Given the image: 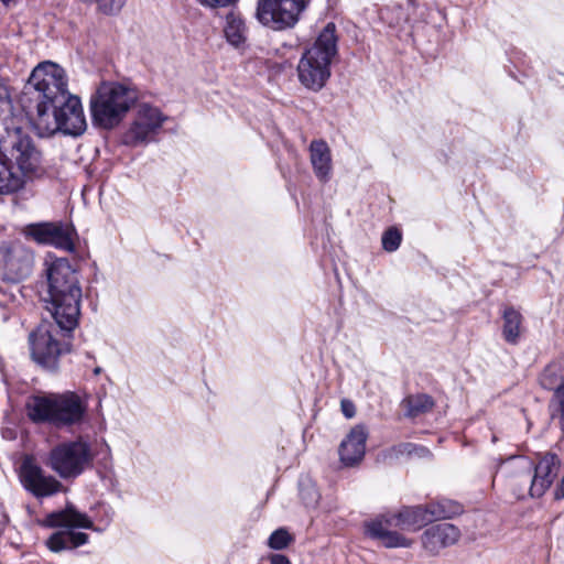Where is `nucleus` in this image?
Listing matches in <instances>:
<instances>
[{
  "label": "nucleus",
  "mask_w": 564,
  "mask_h": 564,
  "mask_svg": "<svg viewBox=\"0 0 564 564\" xmlns=\"http://www.w3.org/2000/svg\"><path fill=\"white\" fill-rule=\"evenodd\" d=\"M46 310L64 332H74L80 314L82 286L68 260H54L46 269Z\"/></svg>",
  "instance_id": "nucleus-1"
},
{
  "label": "nucleus",
  "mask_w": 564,
  "mask_h": 564,
  "mask_svg": "<svg viewBox=\"0 0 564 564\" xmlns=\"http://www.w3.org/2000/svg\"><path fill=\"white\" fill-rule=\"evenodd\" d=\"M336 54V26L330 22L303 52L297 64L300 83L310 90L319 91L330 77V64Z\"/></svg>",
  "instance_id": "nucleus-2"
},
{
  "label": "nucleus",
  "mask_w": 564,
  "mask_h": 564,
  "mask_svg": "<svg viewBox=\"0 0 564 564\" xmlns=\"http://www.w3.org/2000/svg\"><path fill=\"white\" fill-rule=\"evenodd\" d=\"M29 417L35 423L50 422L56 426H69L82 422L86 403L74 392L32 395L25 404Z\"/></svg>",
  "instance_id": "nucleus-3"
},
{
  "label": "nucleus",
  "mask_w": 564,
  "mask_h": 564,
  "mask_svg": "<svg viewBox=\"0 0 564 564\" xmlns=\"http://www.w3.org/2000/svg\"><path fill=\"white\" fill-rule=\"evenodd\" d=\"M137 98V93L128 86L115 82L102 83L90 97L93 123L106 130L116 128Z\"/></svg>",
  "instance_id": "nucleus-4"
},
{
  "label": "nucleus",
  "mask_w": 564,
  "mask_h": 564,
  "mask_svg": "<svg viewBox=\"0 0 564 564\" xmlns=\"http://www.w3.org/2000/svg\"><path fill=\"white\" fill-rule=\"evenodd\" d=\"M73 332H64L57 323H43L29 336L31 357L44 370L58 369L59 358L72 347Z\"/></svg>",
  "instance_id": "nucleus-5"
},
{
  "label": "nucleus",
  "mask_w": 564,
  "mask_h": 564,
  "mask_svg": "<svg viewBox=\"0 0 564 564\" xmlns=\"http://www.w3.org/2000/svg\"><path fill=\"white\" fill-rule=\"evenodd\" d=\"M43 524L48 528H64V530L53 533L46 540V546L52 552L76 549L86 544L89 535L84 532H76L73 529L94 528V522L88 516L79 512L73 505H67L63 510L48 513L43 520Z\"/></svg>",
  "instance_id": "nucleus-6"
},
{
  "label": "nucleus",
  "mask_w": 564,
  "mask_h": 564,
  "mask_svg": "<svg viewBox=\"0 0 564 564\" xmlns=\"http://www.w3.org/2000/svg\"><path fill=\"white\" fill-rule=\"evenodd\" d=\"M25 89L28 94L36 93L37 113L42 105L48 111L73 95L68 91L64 68L52 62H44L33 69Z\"/></svg>",
  "instance_id": "nucleus-7"
},
{
  "label": "nucleus",
  "mask_w": 564,
  "mask_h": 564,
  "mask_svg": "<svg viewBox=\"0 0 564 564\" xmlns=\"http://www.w3.org/2000/svg\"><path fill=\"white\" fill-rule=\"evenodd\" d=\"M53 118H51L45 106L39 109L35 124L42 134H54L63 132L67 135H82L87 129V121L84 113L80 98L76 95L67 96L61 105L52 109Z\"/></svg>",
  "instance_id": "nucleus-8"
},
{
  "label": "nucleus",
  "mask_w": 564,
  "mask_h": 564,
  "mask_svg": "<svg viewBox=\"0 0 564 564\" xmlns=\"http://www.w3.org/2000/svg\"><path fill=\"white\" fill-rule=\"evenodd\" d=\"M94 453L88 442L78 438L62 442L51 448L45 465L63 480H74L88 469Z\"/></svg>",
  "instance_id": "nucleus-9"
},
{
  "label": "nucleus",
  "mask_w": 564,
  "mask_h": 564,
  "mask_svg": "<svg viewBox=\"0 0 564 564\" xmlns=\"http://www.w3.org/2000/svg\"><path fill=\"white\" fill-rule=\"evenodd\" d=\"M508 463L527 471V478L530 480L529 494L533 498H540L545 494L557 477L561 467L558 456L553 453L540 455L536 465L522 456H511Z\"/></svg>",
  "instance_id": "nucleus-10"
},
{
  "label": "nucleus",
  "mask_w": 564,
  "mask_h": 564,
  "mask_svg": "<svg viewBox=\"0 0 564 564\" xmlns=\"http://www.w3.org/2000/svg\"><path fill=\"white\" fill-rule=\"evenodd\" d=\"M305 0H258L257 19L275 31L293 28L305 9Z\"/></svg>",
  "instance_id": "nucleus-11"
},
{
  "label": "nucleus",
  "mask_w": 564,
  "mask_h": 564,
  "mask_svg": "<svg viewBox=\"0 0 564 564\" xmlns=\"http://www.w3.org/2000/svg\"><path fill=\"white\" fill-rule=\"evenodd\" d=\"M34 253L20 241L0 246V276L6 282L19 283L33 270Z\"/></svg>",
  "instance_id": "nucleus-12"
},
{
  "label": "nucleus",
  "mask_w": 564,
  "mask_h": 564,
  "mask_svg": "<svg viewBox=\"0 0 564 564\" xmlns=\"http://www.w3.org/2000/svg\"><path fill=\"white\" fill-rule=\"evenodd\" d=\"M166 119L158 107L139 105L134 120L122 137L123 143L129 147L148 144L154 140Z\"/></svg>",
  "instance_id": "nucleus-13"
},
{
  "label": "nucleus",
  "mask_w": 564,
  "mask_h": 564,
  "mask_svg": "<svg viewBox=\"0 0 564 564\" xmlns=\"http://www.w3.org/2000/svg\"><path fill=\"white\" fill-rule=\"evenodd\" d=\"M24 234L39 245L53 246L68 252L75 250L74 228L61 221L30 224L25 226Z\"/></svg>",
  "instance_id": "nucleus-14"
},
{
  "label": "nucleus",
  "mask_w": 564,
  "mask_h": 564,
  "mask_svg": "<svg viewBox=\"0 0 564 564\" xmlns=\"http://www.w3.org/2000/svg\"><path fill=\"white\" fill-rule=\"evenodd\" d=\"M20 480L23 487L36 498L51 497L64 489L58 479L46 474L31 458H25L21 464Z\"/></svg>",
  "instance_id": "nucleus-15"
},
{
  "label": "nucleus",
  "mask_w": 564,
  "mask_h": 564,
  "mask_svg": "<svg viewBox=\"0 0 564 564\" xmlns=\"http://www.w3.org/2000/svg\"><path fill=\"white\" fill-rule=\"evenodd\" d=\"M391 528H398L394 523L393 513L383 514L365 522V534L372 540L380 541L387 549L410 547L412 545V540L392 531Z\"/></svg>",
  "instance_id": "nucleus-16"
},
{
  "label": "nucleus",
  "mask_w": 564,
  "mask_h": 564,
  "mask_svg": "<svg viewBox=\"0 0 564 564\" xmlns=\"http://www.w3.org/2000/svg\"><path fill=\"white\" fill-rule=\"evenodd\" d=\"M368 431L365 425L354 426L346 437L341 441L338 454L339 460L345 467H355L359 465L366 454V442Z\"/></svg>",
  "instance_id": "nucleus-17"
},
{
  "label": "nucleus",
  "mask_w": 564,
  "mask_h": 564,
  "mask_svg": "<svg viewBox=\"0 0 564 564\" xmlns=\"http://www.w3.org/2000/svg\"><path fill=\"white\" fill-rule=\"evenodd\" d=\"M460 538L459 529L447 522L437 523L427 528L422 536V545L432 555L438 554L442 549L455 544Z\"/></svg>",
  "instance_id": "nucleus-18"
},
{
  "label": "nucleus",
  "mask_w": 564,
  "mask_h": 564,
  "mask_svg": "<svg viewBox=\"0 0 564 564\" xmlns=\"http://www.w3.org/2000/svg\"><path fill=\"white\" fill-rule=\"evenodd\" d=\"M310 161L315 176L319 182L326 183L332 176V153L326 141L313 140L310 144Z\"/></svg>",
  "instance_id": "nucleus-19"
},
{
  "label": "nucleus",
  "mask_w": 564,
  "mask_h": 564,
  "mask_svg": "<svg viewBox=\"0 0 564 564\" xmlns=\"http://www.w3.org/2000/svg\"><path fill=\"white\" fill-rule=\"evenodd\" d=\"M393 516L394 523L402 530L416 531L432 522L427 505L405 507Z\"/></svg>",
  "instance_id": "nucleus-20"
},
{
  "label": "nucleus",
  "mask_w": 564,
  "mask_h": 564,
  "mask_svg": "<svg viewBox=\"0 0 564 564\" xmlns=\"http://www.w3.org/2000/svg\"><path fill=\"white\" fill-rule=\"evenodd\" d=\"M541 386L553 391V398L564 393V356L550 362L540 376Z\"/></svg>",
  "instance_id": "nucleus-21"
},
{
  "label": "nucleus",
  "mask_w": 564,
  "mask_h": 564,
  "mask_svg": "<svg viewBox=\"0 0 564 564\" xmlns=\"http://www.w3.org/2000/svg\"><path fill=\"white\" fill-rule=\"evenodd\" d=\"M522 315L513 307L505 308L502 313V336L511 345H517L522 330Z\"/></svg>",
  "instance_id": "nucleus-22"
},
{
  "label": "nucleus",
  "mask_w": 564,
  "mask_h": 564,
  "mask_svg": "<svg viewBox=\"0 0 564 564\" xmlns=\"http://www.w3.org/2000/svg\"><path fill=\"white\" fill-rule=\"evenodd\" d=\"M227 41L239 47L245 44L247 40V26L240 14L230 11L226 17V24L224 28Z\"/></svg>",
  "instance_id": "nucleus-23"
},
{
  "label": "nucleus",
  "mask_w": 564,
  "mask_h": 564,
  "mask_svg": "<svg viewBox=\"0 0 564 564\" xmlns=\"http://www.w3.org/2000/svg\"><path fill=\"white\" fill-rule=\"evenodd\" d=\"M402 405L406 409L404 415L413 419L432 410L434 401L430 395L419 393L406 397Z\"/></svg>",
  "instance_id": "nucleus-24"
},
{
  "label": "nucleus",
  "mask_w": 564,
  "mask_h": 564,
  "mask_svg": "<svg viewBox=\"0 0 564 564\" xmlns=\"http://www.w3.org/2000/svg\"><path fill=\"white\" fill-rule=\"evenodd\" d=\"M427 508L432 522L440 519L452 518L463 511L459 503L448 499H441L435 502L427 503Z\"/></svg>",
  "instance_id": "nucleus-25"
},
{
  "label": "nucleus",
  "mask_w": 564,
  "mask_h": 564,
  "mask_svg": "<svg viewBox=\"0 0 564 564\" xmlns=\"http://www.w3.org/2000/svg\"><path fill=\"white\" fill-rule=\"evenodd\" d=\"M293 541L292 535L288 532L286 529L280 528L273 531L269 539L268 545L272 550H283L288 547V545Z\"/></svg>",
  "instance_id": "nucleus-26"
},
{
  "label": "nucleus",
  "mask_w": 564,
  "mask_h": 564,
  "mask_svg": "<svg viewBox=\"0 0 564 564\" xmlns=\"http://www.w3.org/2000/svg\"><path fill=\"white\" fill-rule=\"evenodd\" d=\"M402 241V235L399 229L391 227L386 230L381 238L382 248L388 252L399 249Z\"/></svg>",
  "instance_id": "nucleus-27"
},
{
  "label": "nucleus",
  "mask_w": 564,
  "mask_h": 564,
  "mask_svg": "<svg viewBox=\"0 0 564 564\" xmlns=\"http://www.w3.org/2000/svg\"><path fill=\"white\" fill-rule=\"evenodd\" d=\"M84 3H96L98 11L111 15L118 13L124 6L126 0H80Z\"/></svg>",
  "instance_id": "nucleus-28"
},
{
  "label": "nucleus",
  "mask_w": 564,
  "mask_h": 564,
  "mask_svg": "<svg viewBox=\"0 0 564 564\" xmlns=\"http://www.w3.org/2000/svg\"><path fill=\"white\" fill-rule=\"evenodd\" d=\"M414 444L413 443H400L393 445L384 452V458L387 459H399L401 457H412L413 456Z\"/></svg>",
  "instance_id": "nucleus-29"
},
{
  "label": "nucleus",
  "mask_w": 564,
  "mask_h": 564,
  "mask_svg": "<svg viewBox=\"0 0 564 564\" xmlns=\"http://www.w3.org/2000/svg\"><path fill=\"white\" fill-rule=\"evenodd\" d=\"M18 283L0 285V306L8 307L17 301Z\"/></svg>",
  "instance_id": "nucleus-30"
},
{
  "label": "nucleus",
  "mask_w": 564,
  "mask_h": 564,
  "mask_svg": "<svg viewBox=\"0 0 564 564\" xmlns=\"http://www.w3.org/2000/svg\"><path fill=\"white\" fill-rule=\"evenodd\" d=\"M202 6L216 9L232 4L237 0H197Z\"/></svg>",
  "instance_id": "nucleus-31"
},
{
  "label": "nucleus",
  "mask_w": 564,
  "mask_h": 564,
  "mask_svg": "<svg viewBox=\"0 0 564 564\" xmlns=\"http://www.w3.org/2000/svg\"><path fill=\"white\" fill-rule=\"evenodd\" d=\"M552 401L557 405L561 430L564 433V393L560 392V395L553 398Z\"/></svg>",
  "instance_id": "nucleus-32"
},
{
  "label": "nucleus",
  "mask_w": 564,
  "mask_h": 564,
  "mask_svg": "<svg viewBox=\"0 0 564 564\" xmlns=\"http://www.w3.org/2000/svg\"><path fill=\"white\" fill-rule=\"evenodd\" d=\"M341 410L346 417L350 419L355 415V406L351 402L343 400L341 401Z\"/></svg>",
  "instance_id": "nucleus-33"
},
{
  "label": "nucleus",
  "mask_w": 564,
  "mask_h": 564,
  "mask_svg": "<svg viewBox=\"0 0 564 564\" xmlns=\"http://www.w3.org/2000/svg\"><path fill=\"white\" fill-rule=\"evenodd\" d=\"M430 455H431V452L427 447L414 444L413 456L423 458V457H429Z\"/></svg>",
  "instance_id": "nucleus-34"
},
{
  "label": "nucleus",
  "mask_w": 564,
  "mask_h": 564,
  "mask_svg": "<svg viewBox=\"0 0 564 564\" xmlns=\"http://www.w3.org/2000/svg\"><path fill=\"white\" fill-rule=\"evenodd\" d=\"M270 564H291L290 560L283 554H272Z\"/></svg>",
  "instance_id": "nucleus-35"
},
{
  "label": "nucleus",
  "mask_w": 564,
  "mask_h": 564,
  "mask_svg": "<svg viewBox=\"0 0 564 564\" xmlns=\"http://www.w3.org/2000/svg\"><path fill=\"white\" fill-rule=\"evenodd\" d=\"M554 499L562 500L564 499V477L561 479L560 484L556 486L554 490Z\"/></svg>",
  "instance_id": "nucleus-36"
},
{
  "label": "nucleus",
  "mask_w": 564,
  "mask_h": 564,
  "mask_svg": "<svg viewBox=\"0 0 564 564\" xmlns=\"http://www.w3.org/2000/svg\"><path fill=\"white\" fill-rule=\"evenodd\" d=\"M307 494H308V499L305 501V503H306L307 506H313V505H315V503L317 502V500H318V495H317V492L314 490V488H311V489H308V492H307Z\"/></svg>",
  "instance_id": "nucleus-37"
},
{
  "label": "nucleus",
  "mask_w": 564,
  "mask_h": 564,
  "mask_svg": "<svg viewBox=\"0 0 564 564\" xmlns=\"http://www.w3.org/2000/svg\"><path fill=\"white\" fill-rule=\"evenodd\" d=\"M4 6H9L12 0H1Z\"/></svg>",
  "instance_id": "nucleus-38"
},
{
  "label": "nucleus",
  "mask_w": 564,
  "mask_h": 564,
  "mask_svg": "<svg viewBox=\"0 0 564 564\" xmlns=\"http://www.w3.org/2000/svg\"><path fill=\"white\" fill-rule=\"evenodd\" d=\"M99 372H100V368H96L95 373H99Z\"/></svg>",
  "instance_id": "nucleus-39"
}]
</instances>
